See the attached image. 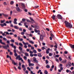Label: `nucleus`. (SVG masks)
I'll return each mask as SVG.
<instances>
[{
    "label": "nucleus",
    "instance_id": "1",
    "mask_svg": "<svg viewBox=\"0 0 74 74\" xmlns=\"http://www.w3.org/2000/svg\"><path fill=\"white\" fill-rule=\"evenodd\" d=\"M65 24L66 27H67V28H68V29H71V28L73 27L72 24H71V23L67 22V21H65Z\"/></svg>",
    "mask_w": 74,
    "mask_h": 74
},
{
    "label": "nucleus",
    "instance_id": "2",
    "mask_svg": "<svg viewBox=\"0 0 74 74\" xmlns=\"http://www.w3.org/2000/svg\"><path fill=\"white\" fill-rule=\"evenodd\" d=\"M9 58L10 59V60H12V64H14V65L15 66L16 65V64H17V63H15V61H14V60H12V59H11V56H10L9 57Z\"/></svg>",
    "mask_w": 74,
    "mask_h": 74
},
{
    "label": "nucleus",
    "instance_id": "3",
    "mask_svg": "<svg viewBox=\"0 0 74 74\" xmlns=\"http://www.w3.org/2000/svg\"><path fill=\"white\" fill-rule=\"evenodd\" d=\"M70 46L71 47V48L72 49V51L73 52H74V45H73L70 44Z\"/></svg>",
    "mask_w": 74,
    "mask_h": 74
},
{
    "label": "nucleus",
    "instance_id": "4",
    "mask_svg": "<svg viewBox=\"0 0 74 74\" xmlns=\"http://www.w3.org/2000/svg\"><path fill=\"white\" fill-rule=\"evenodd\" d=\"M57 16L58 17V19H62V17L61 15L60 14H58Z\"/></svg>",
    "mask_w": 74,
    "mask_h": 74
},
{
    "label": "nucleus",
    "instance_id": "5",
    "mask_svg": "<svg viewBox=\"0 0 74 74\" xmlns=\"http://www.w3.org/2000/svg\"><path fill=\"white\" fill-rule=\"evenodd\" d=\"M10 45L12 48H14V49H16V46L14 45V44L13 43H12Z\"/></svg>",
    "mask_w": 74,
    "mask_h": 74
},
{
    "label": "nucleus",
    "instance_id": "6",
    "mask_svg": "<svg viewBox=\"0 0 74 74\" xmlns=\"http://www.w3.org/2000/svg\"><path fill=\"white\" fill-rule=\"evenodd\" d=\"M44 40V38L42 35H40V40L42 41Z\"/></svg>",
    "mask_w": 74,
    "mask_h": 74
},
{
    "label": "nucleus",
    "instance_id": "7",
    "mask_svg": "<svg viewBox=\"0 0 74 74\" xmlns=\"http://www.w3.org/2000/svg\"><path fill=\"white\" fill-rule=\"evenodd\" d=\"M16 10L18 12H20V11H22V10H20V9L18 7H16Z\"/></svg>",
    "mask_w": 74,
    "mask_h": 74
},
{
    "label": "nucleus",
    "instance_id": "8",
    "mask_svg": "<svg viewBox=\"0 0 74 74\" xmlns=\"http://www.w3.org/2000/svg\"><path fill=\"white\" fill-rule=\"evenodd\" d=\"M21 5L23 9H25V5L24 3H21Z\"/></svg>",
    "mask_w": 74,
    "mask_h": 74
},
{
    "label": "nucleus",
    "instance_id": "9",
    "mask_svg": "<svg viewBox=\"0 0 74 74\" xmlns=\"http://www.w3.org/2000/svg\"><path fill=\"white\" fill-rule=\"evenodd\" d=\"M18 41H22L23 40V38H21L20 39V36H18Z\"/></svg>",
    "mask_w": 74,
    "mask_h": 74
},
{
    "label": "nucleus",
    "instance_id": "10",
    "mask_svg": "<svg viewBox=\"0 0 74 74\" xmlns=\"http://www.w3.org/2000/svg\"><path fill=\"white\" fill-rule=\"evenodd\" d=\"M56 17V16H55L54 15H53L52 17V19H53V20H55V17Z\"/></svg>",
    "mask_w": 74,
    "mask_h": 74
},
{
    "label": "nucleus",
    "instance_id": "11",
    "mask_svg": "<svg viewBox=\"0 0 74 74\" xmlns=\"http://www.w3.org/2000/svg\"><path fill=\"white\" fill-rule=\"evenodd\" d=\"M33 60L34 62H36L37 60H36V58L35 57L33 58Z\"/></svg>",
    "mask_w": 74,
    "mask_h": 74
},
{
    "label": "nucleus",
    "instance_id": "12",
    "mask_svg": "<svg viewBox=\"0 0 74 74\" xmlns=\"http://www.w3.org/2000/svg\"><path fill=\"white\" fill-rule=\"evenodd\" d=\"M29 66H34V64H32L31 63H29Z\"/></svg>",
    "mask_w": 74,
    "mask_h": 74
},
{
    "label": "nucleus",
    "instance_id": "13",
    "mask_svg": "<svg viewBox=\"0 0 74 74\" xmlns=\"http://www.w3.org/2000/svg\"><path fill=\"white\" fill-rule=\"evenodd\" d=\"M30 19L31 20V21L34 22V23H35V21H34V20H33V19L32 18H31V17H30Z\"/></svg>",
    "mask_w": 74,
    "mask_h": 74
},
{
    "label": "nucleus",
    "instance_id": "14",
    "mask_svg": "<svg viewBox=\"0 0 74 74\" xmlns=\"http://www.w3.org/2000/svg\"><path fill=\"white\" fill-rule=\"evenodd\" d=\"M19 49L21 51H22L23 50V49L21 47H19Z\"/></svg>",
    "mask_w": 74,
    "mask_h": 74
},
{
    "label": "nucleus",
    "instance_id": "15",
    "mask_svg": "<svg viewBox=\"0 0 74 74\" xmlns=\"http://www.w3.org/2000/svg\"><path fill=\"white\" fill-rule=\"evenodd\" d=\"M37 33H38V35H40V31L39 30H38L37 31Z\"/></svg>",
    "mask_w": 74,
    "mask_h": 74
},
{
    "label": "nucleus",
    "instance_id": "16",
    "mask_svg": "<svg viewBox=\"0 0 74 74\" xmlns=\"http://www.w3.org/2000/svg\"><path fill=\"white\" fill-rule=\"evenodd\" d=\"M62 62L64 63H66L67 62V60H63Z\"/></svg>",
    "mask_w": 74,
    "mask_h": 74
},
{
    "label": "nucleus",
    "instance_id": "17",
    "mask_svg": "<svg viewBox=\"0 0 74 74\" xmlns=\"http://www.w3.org/2000/svg\"><path fill=\"white\" fill-rule=\"evenodd\" d=\"M42 31L43 32H44V31L43 30H42ZM43 34H44V35H43L42 36L43 37H45L46 35H45V32H43Z\"/></svg>",
    "mask_w": 74,
    "mask_h": 74
},
{
    "label": "nucleus",
    "instance_id": "18",
    "mask_svg": "<svg viewBox=\"0 0 74 74\" xmlns=\"http://www.w3.org/2000/svg\"><path fill=\"white\" fill-rule=\"evenodd\" d=\"M14 28H15V29H19V27L16 26H14Z\"/></svg>",
    "mask_w": 74,
    "mask_h": 74
},
{
    "label": "nucleus",
    "instance_id": "19",
    "mask_svg": "<svg viewBox=\"0 0 74 74\" xmlns=\"http://www.w3.org/2000/svg\"><path fill=\"white\" fill-rule=\"evenodd\" d=\"M29 42L30 43H31V44H34V42L33 41H32L31 40H29Z\"/></svg>",
    "mask_w": 74,
    "mask_h": 74
},
{
    "label": "nucleus",
    "instance_id": "20",
    "mask_svg": "<svg viewBox=\"0 0 74 74\" xmlns=\"http://www.w3.org/2000/svg\"><path fill=\"white\" fill-rule=\"evenodd\" d=\"M19 45H20L21 47H23V44H22L21 43H19Z\"/></svg>",
    "mask_w": 74,
    "mask_h": 74
},
{
    "label": "nucleus",
    "instance_id": "21",
    "mask_svg": "<svg viewBox=\"0 0 74 74\" xmlns=\"http://www.w3.org/2000/svg\"><path fill=\"white\" fill-rule=\"evenodd\" d=\"M20 58H21V56L20 55H18L17 56V57H16V59H19Z\"/></svg>",
    "mask_w": 74,
    "mask_h": 74
},
{
    "label": "nucleus",
    "instance_id": "22",
    "mask_svg": "<svg viewBox=\"0 0 74 74\" xmlns=\"http://www.w3.org/2000/svg\"><path fill=\"white\" fill-rule=\"evenodd\" d=\"M38 56H39V57H42V55H41L40 53H38Z\"/></svg>",
    "mask_w": 74,
    "mask_h": 74
},
{
    "label": "nucleus",
    "instance_id": "23",
    "mask_svg": "<svg viewBox=\"0 0 74 74\" xmlns=\"http://www.w3.org/2000/svg\"><path fill=\"white\" fill-rule=\"evenodd\" d=\"M50 35L52 38H53V37H54V35H53V34L51 33Z\"/></svg>",
    "mask_w": 74,
    "mask_h": 74
},
{
    "label": "nucleus",
    "instance_id": "24",
    "mask_svg": "<svg viewBox=\"0 0 74 74\" xmlns=\"http://www.w3.org/2000/svg\"><path fill=\"white\" fill-rule=\"evenodd\" d=\"M33 52H34V53H37V51L35 49L33 50Z\"/></svg>",
    "mask_w": 74,
    "mask_h": 74
},
{
    "label": "nucleus",
    "instance_id": "25",
    "mask_svg": "<svg viewBox=\"0 0 74 74\" xmlns=\"http://www.w3.org/2000/svg\"><path fill=\"white\" fill-rule=\"evenodd\" d=\"M46 68H47V69H49V68H50V66H49L48 64L46 66Z\"/></svg>",
    "mask_w": 74,
    "mask_h": 74
},
{
    "label": "nucleus",
    "instance_id": "26",
    "mask_svg": "<svg viewBox=\"0 0 74 74\" xmlns=\"http://www.w3.org/2000/svg\"><path fill=\"white\" fill-rule=\"evenodd\" d=\"M25 55L26 56H29V54L27 53H25Z\"/></svg>",
    "mask_w": 74,
    "mask_h": 74
},
{
    "label": "nucleus",
    "instance_id": "27",
    "mask_svg": "<svg viewBox=\"0 0 74 74\" xmlns=\"http://www.w3.org/2000/svg\"><path fill=\"white\" fill-rule=\"evenodd\" d=\"M44 73L45 74H48V71H47V70H45V71Z\"/></svg>",
    "mask_w": 74,
    "mask_h": 74
},
{
    "label": "nucleus",
    "instance_id": "28",
    "mask_svg": "<svg viewBox=\"0 0 74 74\" xmlns=\"http://www.w3.org/2000/svg\"><path fill=\"white\" fill-rule=\"evenodd\" d=\"M10 41L12 42H15V40L14 39H12Z\"/></svg>",
    "mask_w": 74,
    "mask_h": 74
},
{
    "label": "nucleus",
    "instance_id": "29",
    "mask_svg": "<svg viewBox=\"0 0 74 74\" xmlns=\"http://www.w3.org/2000/svg\"><path fill=\"white\" fill-rule=\"evenodd\" d=\"M3 15L4 16H5V17H7V16H8V15L7 14H3Z\"/></svg>",
    "mask_w": 74,
    "mask_h": 74
},
{
    "label": "nucleus",
    "instance_id": "30",
    "mask_svg": "<svg viewBox=\"0 0 74 74\" xmlns=\"http://www.w3.org/2000/svg\"><path fill=\"white\" fill-rule=\"evenodd\" d=\"M27 62H28V63H30V62H31V61L29 59H28L27 60Z\"/></svg>",
    "mask_w": 74,
    "mask_h": 74
},
{
    "label": "nucleus",
    "instance_id": "31",
    "mask_svg": "<svg viewBox=\"0 0 74 74\" xmlns=\"http://www.w3.org/2000/svg\"><path fill=\"white\" fill-rule=\"evenodd\" d=\"M66 67H67V68H69L70 67V66L68 64H67L66 65Z\"/></svg>",
    "mask_w": 74,
    "mask_h": 74
},
{
    "label": "nucleus",
    "instance_id": "32",
    "mask_svg": "<svg viewBox=\"0 0 74 74\" xmlns=\"http://www.w3.org/2000/svg\"><path fill=\"white\" fill-rule=\"evenodd\" d=\"M14 2L13 1H11L10 2V4L11 5H12L14 4Z\"/></svg>",
    "mask_w": 74,
    "mask_h": 74
},
{
    "label": "nucleus",
    "instance_id": "33",
    "mask_svg": "<svg viewBox=\"0 0 74 74\" xmlns=\"http://www.w3.org/2000/svg\"><path fill=\"white\" fill-rule=\"evenodd\" d=\"M5 22V20H1V23H4V22Z\"/></svg>",
    "mask_w": 74,
    "mask_h": 74
},
{
    "label": "nucleus",
    "instance_id": "34",
    "mask_svg": "<svg viewBox=\"0 0 74 74\" xmlns=\"http://www.w3.org/2000/svg\"><path fill=\"white\" fill-rule=\"evenodd\" d=\"M38 51L39 52H41L42 50L40 49H38Z\"/></svg>",
    "mask_w": 74,
    "mask_h": 74
},
{
    "label": "nucleus",
    "instance_id": "35",
    "mask_svg": "<svg viewBox=\"0 0 74 74\" xmlns=\"http://www.w3.org/2000/svg\"><path fill=\"white\" fill-rule=\"evenodd\" d=\"M3 48H4L5 49H7V47L6 46H3Z\"/></svg>",
    "mask_w": 74,
    "mask_h": 74
},
{
    "label": "nucleus",
    "instance_id": "36",
    "mask_svg": "<svg viewBox=\"0 0 74 74\" xmlns=\"http://www.w3.org/2000/svg\"><path fill=\"white\" fill-rule=\"evenodd\" d=\"M3 40H4V41H7V39L5 38H3Z\"/></svg>",
    "mask_w": 74,
    "mask_h": 74
},
{
    "label": "nucleus",
    "instance_id": "37",
    "mask_svg": "<svg viewBox=\"0 0 74 74\" xmlns=\"http://www.w3.org/2000/svg\"><path fill=\"white\" fill-rule=\"evenodd\" d=\"M68 64L69 66H71V62H69Z\"/></svg>",
    "mask_w": 74,
    "mask_h": 74
},
{
    "label": "nucleus",
    "instance_id": "38",
    "mask_svg": "<svg viewBox=\"0 0 74 74\" xmlns=\"http://www.w3.org/2000/svg\"><path fill=\"white\" fill-rule=\"evenodd\" d=\"M28 30H30V31H31V30H32V28L29 27L28 28Z\"/></svg>",
    "mask_w": 74,
    "mask_h": 74
},
{
    "label": "nucleus",
    "instance_id": "39",
    "mask_svg": "<svg viewBox=\"0 0 74 74\" xmlns=\"http://www.w3.org/2000/svg\"><path fill=\"white\" fill-rule=\"evenodd\" d=\"M25 18H23L22 19V22H25Z\"/></svg>",
    "mask_w": 74,
    "mask_h": 74
},
{
    "label": "nucleus",
    "instance_id": "40",
    "mask_svg": "<svg viewBox=\"0 0 74 74\" xmlns=\"http://www.w3.org/2000/svg\"><path fill=\"white\" fill-rule=\"evenodd\" d=\"M55 59L56 60V61L57 62H59V60H58V58H55Z\"/></svg>",
    "mask_w": 74,
    "mask_h": 74
},
{
    "label": "nucleus",
    "instance_id": "41",
    "mask_svg": "<svg viewBox=\"0 0 74 74\" xmlns=\"http://www.w3.org/2000/svg\"><path fill=\"white\" fill-rule=\"evenodd\" d=\"M13 22L14 24H15V25H17V24H18V23H17V22H16V21H14Z\"/></svg>",
    "mask_w": 74,
    "mask_h": 74
},
{
    "label": "nucleus",
    "instance_id": "42",
    "mask_svg": "<svg viewBox=\"0 0 74 74\" xmlns=\"http://www.w3.org/2000/svg\"><path fill=\"white\" fill-rule=\"evenodd\" d=\"M14 55L16 57V56H18V54H17V53H14Z\"/></svg>",
    "mask_w": 74,
    "mask_h": 74
},
{
    "label": "nucleus",
    "instance_id": "43",
    "mask_svg": "<svg viewBox=\"0 0 74 74\" xmlns=\"http://www.w3.org/2000/svg\"><path fill=\"white\" fill-rule=\"evenodd\" d=\"M24 59L25 60H27V57L25 56H24Z\"/></svg>",
    "mask_w": 74,
    "mask_h": 74
},
{
    "label": "nucleus",
    "instance_id": "44",
    "mask_svg": "<svg viewBox=\"0 0 74 74\" xmlns=\"http://www.w3.org/2000/svg\"><path fill=\"white\" fill-rule=\"evenodd\" d=\"M59 60L60 61H62V58H61V57L59 58Z\"/></svg>",
    "mask_w": 74,
    "mask_h": 74
},
{
    "label": "nucleus",
    "instance_id": "45",
    "mask_svg": "<svg viewBox=\"0 0 74 74\" xmlns=\"http://www.w3.org/2000/svg\"><path fill=\"white\" fill-rule=\"evenodd\" d=\"M14 53H16V49H14Z\"/></svg>",
    "mask_w": 74,
    "mask_h": 74
},
{
    "label": "nucleus",
    "instance_id": "46",
    "mask_svg": "<svg viewBox=\"0 0 74 74\" xmlns=\"http://www.w3.org/2000/svg\"><path fill=\"white\" fill-rule=\"evenodd\" d=\"M41 71V70H39V71H38V72L37 73H38V74H39V73H40Z\"/></svg>",
    "mask_w": 74,
    "mask_h": 74
},
{
    "label": "nucleus",
    "instance_id": "47",
    "mask_svg": "<svg viewBox=\"0 0 74 74\" xmlns=\"http://www.w3.org/2000/svg\"><path fill=\"white\" fill-rule=\"evenodd\" d=\"M4 33H6V34H8V35H9V33L8 32H4Z\"/></svg>",
    "mask_w": 74,
    "mask_h": 74
},
{
    "label": "nucleus",
    "instance_id": "48",
    "mask_svg": "<svg viewBox=\"0 0 74 74\" xmlns=\"http://www.w3.org/2000/svg\"><path fill=\"white\" fill-rule=\"evenodd\" d=\"M59 55H57L56 56V58H59Z\"/></svg>",
    "mask_w": 74,
    "mask_h": 74
},
{
    "label": "nucleus",
    "instance_id": "49",
    "mask_svg": "<svg viewBox=\"0 0 74 74\" xmlns=\"http://www.w3.org/2000/svg\"><path fill=\"white\" fill-rule=\"evenodd\" d=\"M46 63L47 64L48 63V61L47 60H46Z\"/></svg>",
    "mask_w": 74,
    "mask_h": 74
},
{
    "label": "nucleus",
    "instance_id": "50",
    "mask_svg": "<svg viewBox=\"0 0 74 74\" xmlns=\"http://www.w3.org/2000/svg\"><path fill=\"white\" fill-rule=\"evenodd\" d=\"M15 43L16 45H18V44H19L18 42H15Z\"/></svg>",
    "mask_w": 74,
    "mask_h": 74
},
{
    "label": "nucleus",
    "instance_id": "51",
    "mask_svg": "<svg viewBox=\"0 0 74 74\" xmlns=\"http://www.w3.org/2000/svg\"><path fill=\"white\" fill-rule=\"evenodd\" d=\"M19 66L20 67H21V62L19 63Z\"/></svg>",
    "mask_w": 74,
    "mask_h": 74
},
{
    "label": "nucleus",
    "instance_id": "52",
    "mask_svg": "<svg viewBox=\"0 0 74 74\" xmlns=\"http://www.w3.org/2000/svg\"><path fill=\"white\" fill-rule=\"evenodd\" d=\"M17 21V19L16 18H14V22H16Z\"/></svg>",
    "mask_w": 74,
    "mask_h": 74
},
{
    "label": "nucleus",
    "instance_id": "53",
    "mask_svg": "<svg viewBox=\"0 0 74 74\" xmlns=\"http://www.w3.org/2000/svg\"><path fill=\"white\" fill-rule=\"evenodd\" d=\"M49 53V51H48V50H46V53L48 54V53Z\"/></svg>",
    "mask_w": 74,
    "mask_h": 74
},
{
    "label": "nucleus",
    "instance_id": "54",
    "mask_svg": "<svg viewBox=\"0 0 74 74\" xmlns=\"http://www.w3.org/2000/svg\"><path fill=\"white\" fill-rule=\"evenodd\" d=\"M21 34H22V35H24V34H25V33H24V32H22L21 33Z\"/></svg>",
    "mask_w": 74,
    "mask_h": 74
},
{
    "label": "nucleus",
    "instance_id": "55",
    "mask_svg": "<svg viewBox=\"0 0 74 74\" xmlns=\"http://www.w3.org/2000/svg\"><path fill=\"white\" fill-rule=\"evenodd\" d=\"M29 53H31V54H32V53H33V52L32 51H30Z\"/></svg>",
    "mask_w": 74,
    "mask_h": 74
},
{
    "label": "nucleus",
    "instance_id": "56",
    "mask_svg": "<svg viewBox=\"0 0 74 74\" xmlns=\"http://www.w3.org/2000/svg\"><path fill=\"white\" fill-rule=\"evenodd\" d=\"M19 30H20V31H22V28H19Z\"/></svg>",
    "mask_w": 74,
    "mask_h": 74
},
{
    "label": "nucleus",
    "instance_id": "57",
    "mask_svg": "<svg viewBox=\"0 0 74 74\" xmlns=\"http://www.w3.org/2000/svg\"><path fill=\"white\" fill-rule=\"evenodd\" d=\"M27 69H28V70L29 71H31V70H30V69L29 67H27Z\"/></svg>",
    "mask_w": 74,
    "mask_h": 74
},
{
    "label": "nucleus",
    "instance_id": "58",
    "mask_svg": "<svg viewBox=\"0 0 74 74\" xmlns=\"http://www.w3.org/2000/svg\"><path fill=\"white\" fill-rule=\"evenodd\" d=\"M31 49L33 50L34 49V47H33L31 46Z\"/></svg>",
    "mask_w": 74,
    "mask_h": 74
},
{
    "label": "nucleus",
    "instance_id": "59",
    "mask_svg": "<svg viewBox=\"0 0 74 74\" xmlns=\"http://www.w3.org/2000/svg\"><path fill=\"white\" fill-rule=\"evenodd\" d=\"M18 69H19V70H21V66H18Z\"/></svg>",
    "mask_w": 74,
    "mask_h": 74
},
{
    "label": "nucleus",
    "instance_id": "60",
    "mask_svg": "<svg viewBox=\"0 0 74 74\" xmlns=\"http://www.w3.org/2000/svg\"><path fill=\"white\" fill-rule=\"evenodd\" d=\"M18 25H19V26H22V24H21V23H19Z\"/></svg>",
    "mask_w": 74,
    "mask_h": 74
},
{
    "label": "nucleus",
    "instance_id": "61",
    "mask_svg": "<svg viewBox=\"0 0 74 74\" xmlns=\"http://www.w3.org/2000/svg\"><path fill=\"white\" fill-rule=\"evenodd\" d=\"M7 43L8 44H10V41L9 40H7Z\"/></svg>",
    "mask_w": 74,
    "mask_h": 74
},
{
    "label": "nucleus",
    "instance_id": "62",
    "mask_svg": "<svg viewBox=\"0 0 74 74\" xmlns=\"http://www.w3.org/2000/svg\"><path fill=\"white\" fill-rule=\"evenodd\" d=\"M14 36L15 37H17V35L16 34H14Z\"/></svg>",
    "mask_w": 74,
    "mask_h": 74
},
{
    "label": "nucleus",
    "instance_id": "63",
    "mask_svg": "<svg viewBox=\"0 0 74 74\" xmlns=\"http://www.w3.org/2000/svg\"><path fill=\"white\" fill-rule=\"evenodd\" d=\"M28 47H32V46H31V45H28Z\"/></svg>",
    "mask_w": 74,
    "mask_h": 74
},
{
    "label": "nucleus",
    "instance_id": "64",
    "mask_svg": "<svg viewBox=\"0 0 74 74\" xmlns=\"http://www.w3.org/2000/svg\"><path fill=\"white\" fill-rule=\"evenodd\" d=\"M25 67V65H24V64H23L22 65V68H24Z\"/></svg>",
    "mask_w": 74,
    "mask_h": 74
}]
</instances>
